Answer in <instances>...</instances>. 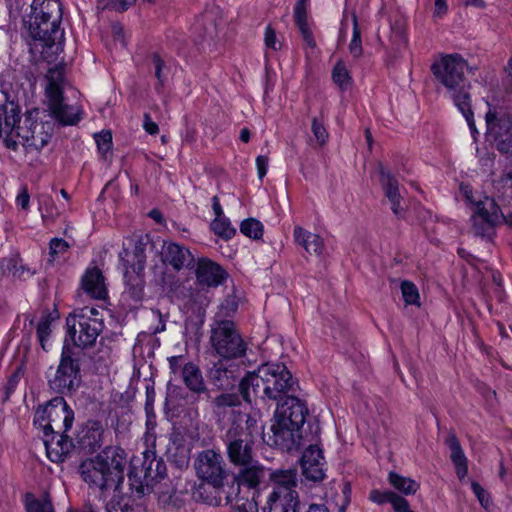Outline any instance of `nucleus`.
<instances>
[{
	"instance_id": "4be33fe9",
	"label": "nucleus",
	"mask_w": 512,
	"mask_h": 512,
	"mask_svg": "<svg viewBox=\"0 0 512 512\" xmlns=\"http://www.w3.org/2000/svg\"><path fill=\"white\" fill-rule=\"evenodd\" d=\"M270 493L282 495H299L298 472L294 468L273 469L269 473Z\"/></svg>"
},
{
	"instance_id": "7c9ffc66",
	"label": "nucleus",
	"mask_w": 512,
	"mask_h": 512,
	"mask_svg": "<svg viewBox=\"0 0 512 512\" xmlns=\"http://www.w3.org/2000/svg\"><path fill=\"white\" fill-rule=\"evenodd\" d=\"M82 288L95 299H104L106 297L107 291L104 276L97 267L88 269L83 275Z\"/></svg>"
},
{
	"instance_id": "49530a36",
	"label": "nucleus",
	"mask_w": 512,
	"mask_h": 512,
	"mask_svg": "<svg viewBox=\"0 0 512 512\" xmlns=\"http://www.w3.org/2000/svg\"><path fill=\"white\" fill-rule=\"evenodd\" d=\"M168 454L171 460L178 466H187L190 459V449L185 445H177L173 442V446L168 448Z\"/></svg>"
},
{
	"instance_id": "f8f14e48",
	"label": "nucleus",
	"mask_w": 512,
	"mask_h": 512,
	"mask_svg": "<svg viewBox=\"0 0 512 512\" xmlns=\"http://www.w3.org/2000/svg\"><path fill=\"white\" fill-rule=\"evenodd\" d=\"M494 198L485 197L476 203V211L472 215V231L475 236L492 240L495 227L505 223V217Z\"/></svg>"
},
{
	"instance_id": "cd10ccee",
	"label": "nucleus",
	"mask_w": 512,
	"mask_h": 512,
	"mask_svg": "<svg viewBox=\"0 0 512 512\" xmlns=\"http://www.w3.org/2000/svg\"><path fill=\"white\" fill-rule=\"evenodd\" d=\"M0 270L3 275L22 281L31 278L36 273L35 270L23 263L20 254L17 252L0 260Z\"/></svg>"
},
{
	"instance_id": "864d4df0",
	"label": "nucleus",
	"mask_w": 512,
	"mask_h": 512,
	"mask_svg": "<svg viewBox=\"0 0 512 512\" xmlns=\"http://www.w3.org/2000/svg\"><path fill=\"white\" fill-rule=\"evenodd\" d=\"M27 512H53V506L50 501H41L36 498H32L27 501L26 504Z\"/></svg>"
},
{
	"instance_id": "f3484780",
	"label": "nucleus",
	"mask_w": 512,
	"mask_h": 512,
	"mask_svg": "<svg viewBox=\"0 0 512 512\" xmlns=\"http://www.w3.org/2000/svg\"><path fill=\"white\" fill-rule=\"evenodd\" d=\"M307 415L308 409L305 403L294 395L277 402L275 418L287 422L292 427L302 428Z\"/></svg>"
},
{
	"instance_id": "412c9836",
	"label": "nucleus",
	"mask_w": 512,
	"mask_h": 512,
	"mask_svg": "<svg viewBox=\"0 0 512 512\" xmlns=\"http://www.w3.org/2000/svg\"><path fill=\"white\" fill-rule=\"evenodd\" d=\"M211 289L196 282L188 288L183 286L181 294L187 309L198 316L203 315L212 299Z\"/></svg>"
},
{
	"instance_id": "13d9d810",
	"label": "nucleus",
	"mask_w": 512,
	"mask_h": 512,
	"mask_svg": "<svg viewBox=\"0 0 512 512\" xmlns=\"http://www.w3.org/2000/svg\"><path fill=\"white\" fill-rule=\"evenodd\" d=\"M39 210L42 213V217L46 216L53 217L54 216V205L51 197L49 195H40L39 196Z\"/></svg>"
},
{
	"instance_id": "0e129e2a",
	"label": "nucleus",
	"mask_w": 512,
	"mask_h": 512,
	"mask_svg": "<svg viewBox=\"0 0 512 512\" xmlns=\"http://www.w3.org/2000/svg\"><path fill=\"white\" fill-rule=\"evenodd\" d=\"M16 204L24 211H28L30 208V194L27 186H21L16 196Z\"/></svg>"
},
{
	"instance_id": "dca6fc26",
	"label": "nucleus",
	"mask_w": 512,
	"mask_h": 512,
	"mask_svg": "<svg viewBox=\"0 0 512 512\" xmlns=\"http://www.w3.org/2000/svg\"><path fill=\"white\" fill-rule=\"evenodd\" d=\"M272 435L269 440L271 445L278 447L282 451L290 452L299 449L301 446V428L292 427L287 422L275 418V423L271 426Z\"/></svg>"
},
{
	"instance_id": "72a5a7b5",
	"label": "nucleus",
	"mask_w": 512,
	"mask_h": 512,
	"mask_svg": "<svg viewBox=\"0 0 512 512\" xmlns=\"http://www.w3.org/2000/svg\"><path fill=\"white\" fill-rule=\"evenodd\" d=\"M181 378L185 386L193 393L200 395L208 393L200 368L193 362H188L183 370ZM209 397V394H207Z\"/></svg>"
},
{
	"instance_id": "bf43d9fd",
	"label": "nucleus",
	"mask_w": 512,
	"mask_h": 512,
	"mask_svg": "<svg viewBox=\"0 0 512 512\" xmlns=\"http://www.w3.org/2000/svg\"><path fill=\"white\" fill-rule=\"evenodd\" d=\"M146 401H145V412L147 417L154 415V402H155V389L154 384H149L146 386Z\"/></svg>"
},
{
	"instance_id": "c85d7f7f",
	"label": "nucleus",
	"mask_w": 512,
	"mask_h": 512,
	"mask_svg": "<svg viewBox=\"0 0 512 512\" xmlns=\"http://www.w3.org/2000/svg\"><path fill=\"white\" fill-rule=\"evenodd\" d=\"M300 508L299 495H282L269 493L262 507L263 512H298Z\"/></svg>"
},
{
	"instance_id": "5701e85b",
	"label": "nucleus",
	"mask_w": 512,
	"mask_h": 512,
	"mask_svg": "<svg viewBox=\"0 0 512 512\" xmlns=\"http://www.w3.org/2000/svg\"><path fill=\"white\" fill-rule=\"evenodd\" d=\"M380 184L384 191L386 198L388 199L391 210L398 218H403L405 208L402 205L403 198L399 191L398 180L382 166L380 167Z\"/></svg>"
},
{
	"instance_id": "ddd939ff",
	"label": "nucleus",
	"mask_w": 512,
	"mask_h": 512,
	"mask_svg": "<svg viewBox=\"0 0 512 512\" xmlns=\"http://www.w3.org/2000/svg\"><path fill=\"white\" fill-rule=\"evenodd\" d=\"M194 467L197 476L214 489L223 486L226 477L225 462L220 453L206 449L198 453Z\"/></svg>"
},
{
	"instance_id": "6e6552de",
	"label": "nucleus",
	"mask_w": 512,
	"mask_h": 512,
	"mask_svg": "<svg viewBox=\"0 0 512 512\" xmlns=\"http://www.w3.org/2000/svg\"><path fill=\"white\" fill-rule=\"evenodd\" d=\"M210 344L220 359H239L247 352V344L231 320H219L211 325Z\"/></svg>"
},
{
	"instance_id": "1a4fd4ad",
	"label": "nucleus",
	"mask_w": 512,
	"mask_h": 512,
	"mask_svg": "<svg viewBox=\"0 0 512 512\" xmlns=\"http://www.w3.org/2000/svg\"><path fill=\"white\" fill-rule=\"evenodd\" d=\"M73 420L74 412L64 398L55 397L36 409L33 424L43 433H66Z\"/></svg>"
},
{
	"instance_id": "79ce46f5",
	"label": "nucleus",
	"mask_w": 512,
	"mask_h": 512,
	"mask_svg": "<svg viewBox=\"0 0 512 512\" xmlns=\"http://www.w3.org/2000/svg\"><path fill=\"white\" fill-rule=\"evenodd\" d=\"M53 318L50 313L46 312L44 313L36 328L37 338L38 341L44 351L48 350V340L51 334V324H52Z\"/></svg>"
},
{
	"instance_id": "58836bf2",
	"label": "nucleus",
	"mask_w": 512,
	"mask_h": 512,
	"mask_svg": "<svg viewBox=\"0 0 512 512\" xmlns=\"http://www.w3.org/2000/svg\"><path fill=\"white\" fill-rule=\"evenodd\" d=\"M327 118V113L322 108L320 110L319 116H315L311 120V131L320 146H324L328 139L329 133L325 127V120Z\"/></svg>"
},
{
	"instance_id": "aec40b11",
	"label": "nucleus",
	"mask_w": 512,
	"mask_h": 512,
	"mask_svg": "<svg viewBox=\"0 0 512 512\" xmlns=\"http://www.w3.org/2000/svg\"><path fill=\"white\" fill-rule=\"evenodd\" d=\"M129 255V251L127 249H123V251L119 254L120 259L125 262L124 266L126 267L124 278L126 288L123 292V297L128 298L133 302V306L141 303L144 298V286L145 281L143 277V271H133L128 268L129 261L125 260V257Z\"/></svg>"
},
{
	"instance_id": "4d7b16f0",
	"label": "nucleus",
	"mask_w": 512,
	"mask_h": 512,
	"mask_svg": "<svg viewBox=\"0 0 512 512\" xmlns=\"http://www.w3.org/2000/svg\"><path fill=\"white\" fill-rule=\"evenodd\" d=\"M189 361H186V358L183 355L171 356L168 358L169 368L173 375H182L186 364Z\"/></svg>"
},
{
	"instance_id": "20e7f679",
	"label": "nucleus",
	"mask_w": 512,
	"mask_h": 512,
	"mask_svg": "<svg viewBox=\"0 0 512 512\" xmlns=\"http://www.w3.org/2000/svg\"><path fill=\"white\" fill-rule=\"evenodd\" d=\"M124 461L117 449H106L79 466V473L90 488L105 489L123 480Z\"/></svg>"
},
{
	"instance_id": "393cba45",
	"label": "nucleus",
	"mask_w": 512,
	"mask_h": 512,
	"mask_svg": "<svg viewBox=\"0 0 512 512\" xmlns=\"http://www.w3.org/2000/svg\"><path fill=\"white\" fill-rule=\"evenodd\" d=\"M141 472L146 485L158 482L166 476V465L162 458L157 457L153 449L146 448L143 451Z\"/></svg>"
},
{
	"instance_id": "69168bd1",
	"label": "nucleus",
	"mask_w": 512,
	"mask_h": 512,
	"mask_svg": "<svg viewBox=\"0 0 512 512\" xmlns=\"http://www.w3.org/2000/svg\"><path fill=\"white\" fill-rule=\"evenodd\" d=\"M391 505L394 512H414L410 509L409 502L397 493L395 494Z\"/></svg>"
},
{
	"instance_id": "4c0bfd02",
	"label": "nucleus",
	"mask_w": 512,
	"mask_h": 512,
	"mask_svg": "<svg viewBox=\"0 0 512 512\" xmlns=\"http://www.w3.org/2000/svg\"><path fill=\"white\" fill-rule=\"evenodd\" d=\"M389 483L398 491L405 495H413L415 494L420 485L415 480L404 477L396 472H390L388 475Z\"/></svg>"
},
{
	"instance_id": "37998d69",
	"label": "nucleus",
	"mask_w": 512,
	"mask_h": 512,
	"mask_svg": "<svg viewBox=\"0 0 512 512\" xmlns=\"http://www.w3.org/2000/svg\"><path fill=\"white\" fill-rule=\"evenodd\" d=\"M151 62L154 68V75L157 79L155 89L157 92H160V90L164 87L167 81L170 69L166 65L164 60L160 57V55L157 53L152 55Z\"/></svg>"
},
{
	"instance_id": "423d86ee",
	"label": "nucleus",
	"mask_w": 512,
	"mask_h": 512,
	"mask_svg": "<svg viewBox=\"0 0 512 512\" xmlns=\"http://www.w3.org/2000/svg\"><path fill=\"white\" fill-rule=\"evenodd\" d=\"M45 81V95L51 115L63 126L76 125L81 120L79 108L64 102V67L62 65L51 67L45 75Z\"/></svg>"
},
{
	"instance_id": "774afa93",
	"label": "nucleus",
	"mask_w": 512,
	"mask_h": 512,
	"mask_svg": "<svg viewBox=\"0 0 512 512\" xmlns=\"http://www.w3.org/2000/svg\"><path fill=\"white\" fill-rule=\"evenodd\" d=\"M234 512H258L256 502L248 499H239Z\"/></svg>"
},
{
	"instance_id": "2f4dec72",
	"label": "nucleus",
	"mask_w": 512,
	"mask_h": 512,
	"mask_svg": "<svg viewBox=\"0 0 512 512\" xmlns=\"http://www.w3.org/2000/svg\"><path fill=\"white\" fill-rule=\"evenodd\" d=\"M445 444L450 449V459L455 466L456 474L460 480L468 474V460L454 433H449L445 439Z\"/></svg>"
},
{
	"instance_id": "680f3d73",
	"label": "nucleus",
	"mask_w": 512,
	"mask_h": 512,
	"mask_svg": "<svg viewBox=\"0 0 512 512\" xmlns=\"http://www.w3.org/2000/svg\"><path fill=\"white\" fill-rule=\"evenodd\" d=\"M471 488L475 496L478 498L482 507L487 509L490 504L489 494L487 493V491L477 482H472Z\"/></svg>"
},
{
	"instance_id": "5fc2aeb1",
	"label": "nucleus",
	"mask_w": 512,
	"mask_h": 512,
	"mask_svg": "<svg viewBox=\"0 0 512 512\" xmlns=\"http://www.w3.org/2000/svg\"><path fill=\"white\" fill-rule=\"evenodd\" d=\"M102 433V427L97 423H94L93 426L87 430L84 438H90L89 434H91L92 441H88L86 444L91 450H95L100 447Z\"/></svg>"
},
{
	"instance_id": "b1692460",
	"label": "nucleus",
	"mask_w": 512,
	"mask_h": 512,
	"mask_svg": "<svg viewBox=\"0 0 512 512\" xmlns=\"http://www.w3.org/2000/svg\"><path fill=\"white\" fill-rule=\"evenodd\" d=\"M33 124L34 120L30 116H26L24 120L19 116V121L3 137L6 148L13 151H16L19 145L28 148Z\"/></svg>"
},
{
	"instance_id": "4468645a",
	"label": "nucleus",
	"mask_w": 512,
	"mask_h": 512,
	"mask_svg": "<svg viewBox=\"0 0 512 512\" xmlns=\"http://www.w3.org/2000/svg\"><path fill=\"white\" fill-rule=\"evenodd\" d=\"M190 269L194 272L197 284L212 289L222 285L228 278L227 271L208 257L194 259Z\"/></svg>"
},
{
	"instance_id": "c03bdc74",
	"label": "nucleus",
	"mask_w": 512,
	"mask_h": 512,
	"mask_svg": "<svg viewBox=\"0 0 512 512\" xmlns=\"http://www.w3.org/2000/svg\"><path fill=\"white\" fill-rule=\"evenodd\" d=\"M210 226L212 231L224 240H230L236 234V229L226 216L215 218Z\"/></svg>"
},
{
	"instance_id": "0eeeda50",
	"label": "nucleus",
	"mask_w": 512,
	"mask_h": 512,
	"mask_svg": "<svg viewBox=\"0 0 512 512\" xmlns=\"http://www.w3.org/2000/svg\"><path fill=\"white\" fill-rule=\"evenodd\" d=\"M67 333L73 344L82 349L92 347L104 328L103 319L96 308L83 307L66 318Z\"/></svg>"
},
{
	"instance_id": "a878e982",
	"label": "nucleus",
	"mask_w": 512,
	"mask_h": 512,
	"mask_svg": "<svg viewBox=\"0 0 512 512\" xmlns=\"http://www.w3.org/2000/svg\"><path fill=\"white\" fill-rule=\"evenodd\" d=\"M48 458L55 463L63 462L69 453L70 443L65 433H43Z\"/></svg>"
},
{
	"instance_id": "052dcab7",
	"label": "nucleus",
	"mask_w": 512,
	"mask_h": 512,
	"mask_svg": "<svg viewBox=\"0 0 512 512\" xmlns=\"http://www.w3.org/2000/svg\"><path fill=\"white\" fill-rule=\"evenodd\" d=\"M49 248H50V255L57 256L60 254H64L68 250L69 245L64 239L53 238L50 241Z\"/></svg>"
},
{
	"instance_id": "e433bc0d",
	"label": "nucleus",
	"mask_w": 512,
	"mask_h": 512,
	"mask_svg": "<svg viewBox=\"0 0 512 512\" xmlns=\"http://www.w3.org/2000/svg\"><path fill=\"white\" fill-rule=\"evenodd\" d=\"M236 477L239 485H246L249 488H255L259 485L263 477V469L257 465L244 466Z\"/></svg>"
},
{
	"instance_id": "de8ad7c7",
	"label": "nucleus",
	"mask_w": 512,
	"mask_h": 512,
	"mask_svg": "<svg viewBox=\"0 0 512 512\" xmlns=\"http://www.w3.org/2000/svg\"><path fill=\"white\" fill-rule=\"evenodd\" d=\"M494 188L498 197L512 199V171L505 172L499 179L495 180Z\"/></svg>"
},
{
	"instance_id": "c9c22d12",
	"label": "nucleus",
	"mask_w": 512,
	"mask_h": 512,
	"mask_svg": "<svg viewBox=\"0 0 512 512\" xmlns=\"http://www.w3.org/2000/svg\"><path fill=\"white\" fill-rule=\"evenodd\" d=\"M49 128V124L34 120L28 148L40 150L46 146L51 138V134L48 131Z\"/></svg>"
},
{
	"instance_id": "c756f323",
	"label": "nucleus",
	"mask_w": 512,
	"mask_h": 512,
	"mask_svg": "<svg viewBox=\"0 0 512 512\" xmlns=\"http://www.w3.org/2000/svg\"><path fill=\"white\" fill-rule=\"evenodd\" d=\"M294 241L305 249L309 254L321 256L324 253V240L318 234L312 233L301 226H296L293 230Z\"/></svg>"
},
{
	"instance_id": "338daca9",
	"label": "nucleus",
	"mask_w": 512,
	"mask_h": 512,
	"mask_svg": "<svg viewBox=\"0 0 512 512\" xmlns=\"http://www.w3.org/2000/svg\"><path fill=\"white\" fill-rule=\"evenodd\" d=\"M95 141L97 143L99 150L105 153L110 150L112 136L109 132L102 133L95 136Z\"/></svg>"
},
{
	"instance_id": "09e8293b",
	"label": "nucleus",
	"mask_w": 512,
	"mask_h": 512,
	"mask_svg": "<svg viewBox=\"0 0 512 512\" xmlns=\"http://www.w3.org/2000/svg\"><path fill=\"white\" fill-rule=\"evenodd\" d=\"M332 79L341 89H347L351 85V76L343 62H337L332 70Z\"/></svg>"
},
{
	"instance_id": "6e6d98bb",
	"label": "nucleus",
	"mask_w": 512,
	"mask_h": 512,
	"mask_svg": "<svg viewBox=\"0 0 512 512\" xmlns=\"http://www.w3.org/2000/svg\"><path fill=\"white\" fill-rule=\"evenodd\" d=\"M395 494L396 493L393 491H380L374 489L370 492L369 499L378 505H383L385 503H392Z\"/></svg>"
},
{
	"instance_id": "39448f33",
	"label": "nucleus",
	"mask_w": 512,
	"mask_h": 512,
	"mask_svg": "<svg viewBox=\"0 0 512 512\" xmlns=\"http://www.w3.org/2000/svg\"><path fill=\"white\" fill-rule=\"evenodd\" d=\"M466 68L467 63L459 54L442 56L431 66L433 75L447 89L454 104L471 98V84L464 74Z\"/></svg>"
},
{
	"instance_id": "8fccbe9b",
	"label": "nucleus",
	"mask_w": 512,
	"mask_h": 512,
	"mask_svg": "<svg viewBox=\"0 0 512 512\" xmlns=\"http://www.w3.org/2000/svg\"><path fill=\"white\" fill-rule=\"evenodd\" d=\"M349 51L354 58H359L363 52L361 32L358 26V20L356 15H353V35L349 44Z\"/></svg>"
},
{
	"instance_id": "ea45409f",
	"label": "nucleus",
	"mask_w": 512,
	"mask_h": 512,
	"mask_svg": "<svg viewBox=\"0 0 512 512\" xmlns=\"http://www.w3.org/2000/svg\"><path fill=\"white\" fill-rule=\"evenodd\" d=\"M294 20L304 41L305 48L314 50L317 44L309 24L308 15H294Z\"/></svg>"
},
{
	"instance_id": "a18cd8bd",
	"label": "nucleus",
	"mask_w": 512,
	"mask_h": 512,
	"mask_svg": "<svg viewBox=\"0 0 512 512\" xmlns=\"http://www.w3.org/2000/svg\"><path fill=\"white\" fill-rule=\"evenodd\" d=\"M240 232L252 239H260L263 236V225L255 218H248L241 222Z\"/></svg>"
},
{
	"instance_id": "9d476101",
	"label": "nucleus",
	"mask_w": 512,
	"mask_h": 512,
	"mask_svg": "<svg viewBox=\"0 0 512 512\" xmlns=\"http://www.w3.org/2000/svg\"><path fill=\"white\" fill-rule=\"evenodd\" d=\"M79 357L75 350L68 344H64L61 352L60 363L53 379L49 381L51 389L60 394H72L80 385Z\"/></svg>"
},
{
	"instance_id": "603ef678",
	"label": "nucleus",
	"mask_w": 512,
	"mask_h": 512,
	"mask_svg": "<svg viewBox=\"0 0 512 512\" xmlns=\"http://www.w3.org/2000/svg\"><path fill=\"white\" fill-rule=\"evenodd\" d=\"M402 297L406 305L419 304V292L416 285L410 281H403L401 283Z\"/></svg>"
},
{
	"instance_id": "2eb2a0df",
	"label": "nucleus",
	"mask_w": 512,
	"mask_h": 512,
	"mask_svg": "<svg viewBox=\"0 0 512 512\" xmlns=\"http://www.w3.org/2000/svg\"><path fill=\"white\" fill-rule=\"evenodd\" d=\"M241 375V366L232 360L219 359L209 370L208 377L213 386L219 390L235 387Z\"/></svg>"
},
{
	"instance_id": "e2e57ef3",
	"label": "nucleus",
	"mask_w": 512,
	"mask_h": 512,
	"mask_svg": "<svg viewBox=\"0 0 512 512\" xmlns=\"http://www.w3.org/2000/svg\"><path fill=\"white\" fill-rule=\"evenodd\" d=\"M264 41L266 47L274 51L279 50L281 47V44L277 40L276 32L270 25L265 29Z\"/></svg>"
},
{
	"instance_id": "f704fd0d",
	"label": "nucleus",
	"mask_w": 512,
	"mask_h": 512,
	"mask_svg": "<svg viewBox=\"0 0 512 512\" xmlns=\"http://www.w3.org/2000/svg\"><path fill=\"white\" fill-rule=\"evenodd\" d=\"M212 406L214 409V412L216 414L224 413L225 409L231 408V414H230V423L232 422L233 418V412H237L235 410L236 407L241 405L240 397L237 393H221L217 397L213 398Z\"/></svg>"
},
{
	"instance_id": "bb28decb",
	"label": "nucleus",
	"mask_w": 512,
	"mask_h": 512,
	"mask_svg": "<svg viewBox=\"0 0 512 512\" xmlns=\"http://www.w3.org/2000/svg\"><path fill=\"white\" fill-rule=\"evenodd\" d=\"M21 110L19 105L10 99V96L0 91V138H3L11 127L19 121Z\"/></svg>"
},
{
	"instance_id": "473e14b6",
	"label": "nucleus",
	"mask_w": 512,
	"mask_h": 512,
	"mask_svg": "<svg viewBox=\"0 0 512 512\" xmlns=\"http://www.w3.org/2000/svg\"><path fill=\"white\" fill-rule=\"evenodd\" d=\"M155 247L152 238L148 234L135 236L133 248V262L128 268L133 271H144L146 263V252Z\"/></svg>"
},
{
	"instance_id": "f03ea898",
	"label": "nucleus",
	"mask_w": 512,
	"mask_h": 512,
	"mask_svg": "<svg viewBox=\"0 0 512 512\" xmlns=\"http://www.w3.org/2000/svg\"><path fill=\"white\" fill-rule=\"evenodd\" d=\"M62 5L59 0H33L28 16V32L33 41V49L40 53L45 48L62 44L64 31L60 28Z\"/></svg>"
},
{
	"instance_id": "6ab92c4d",
	"label": "nucleus",
	"mask_w": 512,
	"mask_h": 512,
	"mask_svg": "<svg viewBox=\"0 0 512 512\" xmlns=\"http://www.w3.org/2000/svg\"><path fill=\"white\" fill-rule=\"evenodd\" d=\"M324 457L322 450L317 445L306 448L301 457L302 474L306 480L320 482L325 477Z\"/></svg>"
},
{
	"instance_id": "a211bd4d",
	"label": "nucleus",
	"mask_w": 512,
	"mask_h": 512,
	"mask_svg": "<svg viewBox=\"0 0 512 512\" xmlns=\"http://www.w3.org/2000/svg\"><path fill=\"white\" fill-rule=\"evenodd\" d=\"M160 257L165 266H170L176 272L184 268L190 269L195 259L187 247L172 241H163Z\"/></svg>"
},
{
	"instance_id": "3c124183",
	"label": "nucleus",
	"mask_w": 512,
	"mask_h": 512,
	"mask_svg": "<svg viewBox=\"0 0 512 512\" xmlns=\"http://www.w3.org/2000/svg\"><path fill=\"white\" fill-rule=\"evenodd\" d=\"M455 105L457 106L459 111L462 113V115L466 119L467 124L469 126V129H470V132H471L473 138L476 139V135L478 134V130L476 128L475 121H474V113H473V111L471 109V99L470 100L461 101L460 103L455 104Z\"/></svg>"
},
{
	"instance_id": "a19ab883",
	"label": "nucleus",
	"mask_w": 512,
	"mask_h": 512,
	"mask_svg": "<svg viewBox=\"0 0 512 512\" xmlns=\"http://www.w3.org/2000/svg\"><path fill=\"white\" fill-rule=\"evenodd\" d=\"M390 43L395 52L400 53L406 47L407 39L405 25L402 20H396L391 24Z\"/></svg>"
},
{
	"instance_id": "7ed1b4c3",
	"label": "nucleus",
	"mask_w": 512,
	"mask_h": 512,
	"mask_svg": "<svg viewBox=\"0 0 512 512\" xmlns=\"http://www.w3.org/2000/svg\"><path fill=\"white\" fill-rule=\"evenodd\" d=\"M232 422L223 435L230 461L239 466L252 463L254 434L258 432L257 420L250 414L233 412Z\"/></svg>"
},
{
	"instance_id": "9b49d317",
	"label": "nucleus",
	"mask_w": 512,
	"mask_h": 512,
	"mask_svg": "<svg viewBox=\"0 0 512 512\" xmlns=\"http://www.w3.org/2000/svg\"><path fill=\"white\" fill-rule=\"evenodd\" d=\"M487 135L503 154L512 155V112L489 109L485 116Z\"/></svg>"
},
{
	"instance_id": "f257e3e1",
	"label": "nucleus",
	"mask_w": 512,
	"mask_h": 512,
	"mask_svg": "<svg viewBox=\"0 0 512 512\" xmlns=\"http://www.w3.org/2000/svg\"><path fill=\"white\" fill-rule=\"evenodd\" d=\"M297 381L284 363H266L256 371L248 372L239 382L243 400L252 402V398L280 402L292 396L296 391Z\"/></svg>"
}]
</instances>
